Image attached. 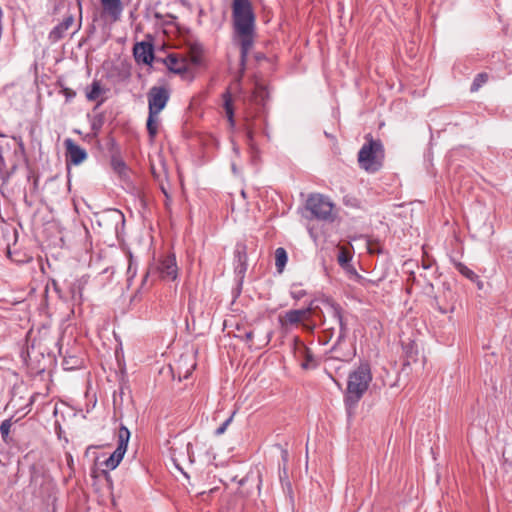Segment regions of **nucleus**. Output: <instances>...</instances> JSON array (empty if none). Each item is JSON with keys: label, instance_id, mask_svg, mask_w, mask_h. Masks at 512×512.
Returning a JSON list of instances; mask_svg holds the SVG:
<instances>
[{"label": "nucleus", "instance_id": "1", "mask_svg": "<svg viewBox=\"0 0 512 512\" xmlns=\"http://www.w3.org/2000/svg\"><path fill=\"white\" fill-rule=\"evenodd\" d=\"M234 38L240 46V61L244 65L256 38L255 15L250 0H233Z\"/></svg>", "mask_w": 512, "mask_h": 512}, {"label": "nucleus", "instance_id": "2", "mask_svg": "<svg viewBox=\"0 0 512 512\" xmlns=\"http://www.w3.org/2000/svg\"><path fill=\"white\" fill-rule=\"evenodd\" d=\"M313 323L318 319L324 327V333L331 339L336 333L339 342L346 336L347 327L343 321L341 308L329 298L313 300Z\"/></svg>", "mask_w": 512, "mask_h": 512}, {"label": "nucleus", "instance_id": "3", "mask_svg": "<svg viewBox=\"0 0 512 512\" xmlns=\"http://www.w3.org/2000/svg\"><path fill=\"white\" fill-rule=\"evenodd\" d=\"M384 149L380 140L369 138L359 153L358 164L367 173H376L383 166Z\"/></svg>", "mask_w": 512, "mask_h": 512}, {"label": "nucleus", "instance_id": "4", "mask_svg": "<svg viewBox=\"0 0 512 512\" xmlns=\"http://www.w3.org/2000/svg\"><path fill=\"white\" fill-rule=\"evenodd\" d=\"M372 380L370 366L361 364L348 377L346 399L351 404H356L367 390Z\"/></svg>", "mask_w": 512, "mask_h": 512}, {"label": "nucleus", "instance_id": "5", "mask_svg": "<svg viewBox=\"0 0 512 512\" xmlns=\"http://www.w3.org/2000/svg\"><path fill=\"white\" fill-rule=\"evenodd\" d=\"M313 301L305 309L289 310L284 315L279 316V322L282 327L302 324L303 328L313 331L315 323H313Z\"/></svg>", "mask_w": 512, "mask_h": 512}, {"label": "nucleus", "instance_id": "6", "mask_svg": "<svg viewBox=\"0 0 512 512\" xmlns=\"http://www.w3.org/2000/svg\"><path fill=\"white\" fill-rule=\"evenodd\" d=\"M306 207L318 219L329 220L332 217L333 204L321 194L311 195Z\"/></svg>", "mask_w": 512, "mask_h": 512}, {"label": "nucleus", "instance_id": "7", "mask_svg": "<svg viewBox=\"0 0 512 512\" xmlns=\"http://www.w3.org/2000/svg\"><path fill=\"white\" fill-rule=\"evenodd\" d=\"M130 439V432L125 426H121L118 432V445L116 450L105 461V466L109 469H115L127 450L128 442Z\"/></svg>", "mask_w": 512, "mask_h": 512}, {"label": "nucleus", "instance_id": "8", "mask_svg": "<svg viewBox=\"0 0 512 512\" xmlns=\"http://www.w3.org/2000/svg\"><path fill=\"white\" fill-rule=\"evenodd\" d=\"M169 97L168 89L163 86H153L150 88L147 94L149 112L160 114L166 107Z\"/></svg>", "mask_w": 512, "mask_h": 512}, {"label": "nucleus", "instance_id": "9", "mask_svg": "<svg viewBox=\"0 0 512 512\" xmlns=\"http://www.w3.org/2000/svg\"><path fill=\"white\" fill-rule=\"evenodd\" d=\"M154 269L162 280L174 281L178 276L175 255L170 254L159 259Z\"/></svg>", "mask_w": 512, "mask_h": 512}, {"label": "nucleus", "instance_id": "10", "mask_svg": "<svg viewBox=\"0 0 512 512\" xmlns=\"http://www.w3.org/2000/svg\"><path fill=\"white\" fill-rule=\"evenodd\" d=\"M293 351L295 358L300 362L302 368L312 369L317 367L318 361L312 351L298 338L294 339Z\"/></svg>", "mask_w": 512, "mask_h": 512}, {"label": "nucleus", "instance_id": "11", "mask_svg": "<svg viewBox=\"0 0 512 512\" xmlns=\"http://www.w3.org/2000/svg\"><path fill=\"white\" fill-rule=\"evenodd\" d=\"M167 68L174 73L181 74L191 67L190 60L183 53H170L164 60Z\"/></svg>", "mask_w": 512, "mask_h": 512}, {"label": "nucleus", "instance_id": "12", "mask_svg": "<svg viewBox=\"0 0 512 512\" xmlns=\"http://www.w3.org/2000/svg\"><path fill=\"white\" fill-rule=\"evenodd\" d=\"M66 148L67 164L79 165L87 158L86 151L77 145L72 139L68 138L64 141Z\"/></svg>", "mask_w": 512, "mask_h": 512}, {"label": "nucleus", "instance_id": "13", "mask_svg": "<svg viewBox=\"0 0 512 512\" xmlns=\"http://www.w3.org/2000/svg\"><path fill=\"white\" fill-rule=\"evenodd\" d=\"M330 358L340 361H349L355 355V351L352 346L346 343L345 338L339 342V336H337L336 343L332 346L329 351Z\"/></svg>", "mask_w": 512, "mask_h": 512}, {"label": "nucleus", "instance_id": "14", "mask_svg": "<svg viewBox=\"0 0 512 512\" xmlns=\"http://www.w3.org/2000/svg\"><path fill=\"white\" fill-rule=\"evenodd\" d=\"M134 58L138 63L151 65L154 60V48L149 42L136 43L133 48Z\"/></svg>", "mask_w": 512, "mask_h": 512}, {"label": "nucleus", "instance_id": "15", "mask_svg": "<svg viewBox=\"0 0 512 512\" xmlns=\"http://www.w3.org/2000/svg\"><path fill=\"white\" fill-rule=\"evenodd\" d=\"M74 24V16L68 15L66 16L61 23H59L53 30L49 33V39L52 42H57L62 39L66 32L73 26Z\"/></svg>", "mask_w": 512, "mask_h": 512}, {"label": "nucleus", "instance_id": "16", "mask_svg": "<svg viewBox=\"0 0 512 512\" xmlns=\"http://www.w3.org/2000/svg\"><path fill=\"white\" fill-rule=\"evenodd\" d=\"M103 12L107 14L113 21H117L122 13L121 0H100Z\"/></svg>", "mask_w": 512, "mask_h": 512}, {"label": "nucleus", "instance_id": "17", "mask_svg": "<svg viewBox=\"0 0 512 512\" xmlns=\"http://www.w3.org/2000/svg\"><path fill=\"white\" fill-rule=\"evenodd\" d=\"M269 92L267 90V87L260 83H255V88L252 94V100L259 105H264L265 100L268 98Z\"/></svg>", "mask_w": 512, "mask_h": 512}, {"label": "nucleus", "instance_id": "18", "mask_svg": "<svg viewBox=\"0 0 512 512\" xmlns=\"http://www.w3.org/2000/svg\"><path fill=\"white\" fill-rule=\"evenodd\" d=\"M223 107L227 116V119L230 123L231 127H234L235 120H234V107H233V101L231 94L229 92H226L223 94Z\"/></svg>", "mask_w": 512, "mask_h": 512}, {"label": "nucleus", "instance_id": "19", "mask_svg": "<svg viewBox=\"0 0 512 512\" xmlns=\"http://www.w3.org/2000/svg\"><path fill=\"white\" fill-rule=\"evenodd\" d=\"M146 127L151 139H154L159 128V114L149 112Z\"/></svg>", "mask_w": 512, "mask_h": 512}, {"label": "nucleus", "instance_id": "20", "mask_svg": "<svg viewBox=\"0 0 512 512\" xmlns=\"http://www.w3.org/2000/svg\"><path fill=\"white\" fill-rule=\"evenodd\" d=\"M202 52H203V49L200 44L195 43L190 46L188 55H186V56L190 60L191 66L197 65L200 62Z\"/></svg>", "mask_w": 512, "mask_h": 512}, {"label": "nucleus", "instance_id": "21", "mask_svg": "<svg viewBox=\"0 0 512 512\" xmlns=\"http://www.w3.org/2000/svg\"><path fill=\"white\" fill-rule=\"evenodd\" d=\"M287 252L284 248L279 247L275 251V265L278 272H282L287 263Z\"/></svg>", "mask_w": 512, "mask_h": 512}, {"label": "nucleus", "instance_id": "22", "mask_svg": "<svg viewBox=\"0 0 512 512\" xmlns=\"http://www.w3.org/2000/svg\"><path fill=\"white\" fill-rule=\"evenodd\" d=\"M103 93V88L99 81L95 80L92 82L91 87L86 92V98L89 101H95L97 100L100 95Z\"/></svg>", "mask_w": 512, "mask_h": 512}, {"label": "nucleus", "instance_id": "23", "mask_svg": "<svg viewBox=\"0 0 512 512\" xmlns=\"http://www.w3.org/2000/svg\"><path fill=\"white\" fill-rule=\"evenodd\" d=\"M235 254L240 265L245 268L247 260L246 246L244 244H237Z\"/></svg>", "mask_w": 512, "mask_h": 512}, {"label": "nucleus", "instance_id": "24", "mask_svg": "<svg viewBox=\"0 0 512 512\" xmlns=\"http://www.w3.org/2000/svg\"><path fill=\"white\" fill-rule=\"evenodd\" d=\"M457 267V270L463 275L465 276L466 278H468L469 280L471 281H476L478 280V276L471 270L469 269L466 265L462 264V263H458L456 265Z\"/></svg>", "mask_w": 512, "mask_h": 512}, {"label": "nucleus", "instance_id": "25", "mask_svg": "<svg viewBox=\"0 0 512 512\" xmlns=\"http://www.w3.org/2000/svg\"><path fill=\"white\" fill-rule=\"evenodd\" d=\"M337 260H338V263L341 265V266H345L348 264V262L351 260V254L349 252V250H347L346 248L344 247H341L339 249V253H338V256H337Z\"/></svg>", "mask_w": 512, "mask_h": 512}, {"label": "nucleus", "instance_id": "26", "mask_svg": "<svg viewBox=\"0 0 512 512\" xmlns=\"http://www.w3.org/2000/svg\"><path fill=\"white\" fill-rule=\"evenodd\" d=\"M488 80V75L486 73H480L478 74L471 86L472 91H477L484 83H486Z\"/></svg>", "mask_w": 512, "mask_h": 512}, {"label": "nucleus", "instance_id": "27", "mask_svg": "<svg viewBox=\"0 0 512 512\" xmlns=\"http://www.w3.org/2000/svg\"><path fill=\"white\" fill-rule=\"evenodd\" d=\"M422 286H419L423 292L427 295H431L433 293L434 287L430 280L427 279L425 274H422L421 277Z\"/></svg>", "mask_w": 512, "mask_h": 512}, {"label": "nucleus", "instance_id": "28", "mask_svg": "<svg viewBox=\"0 0 512 512\" xmlns=\"http://www.w3.org/2000/svg\"><path fill=\"white\" fill-rule=\"evenodd\" d=\"M80 365V360L77 357H64L63 366L65 369L70 370Z\"/></svg>", "mask_w": 512, "mask_h": 512}, {"label": "nucleus", "instance_id": "29", "mask_svg": "<svg viewBox=\"0 0 512 512\" xmlns=\"http://www.w3.org/2000/svg\"><path fill=\"white\" fill-rule=\"evenodd\" d=\"M11 426V419L4 420L0 425V433L4 441H7Z\"/></svg>", "mask_w": 512, "mask_h": 512}, {"label": "nucleus", "instance_id": "30", "mask_svg": "<svg viewBox=\"0 0 512 512\" xmlns=\"http://www.w3.org/2000/svg\"><path fill=\"white\" fill-rule=\"evenodd\" d=\"M421 277H422V273H420L418 276L415 275L414 273H411L410 277L407 279V283L409 285V287L407 288L408 292L411 291V289L414 285L422 286Z\"/></svg>", "mask_w": 512, "mask_h": 512}, {"label": "nucleus", "instance_id": "31", "mask_svg": "<svg viewBox=\"0 0 512 512\" xmlns=\"http://www.w3.org/2000/svg\"><path fill=\"white\" fill-rule=\"evenodd\" d=\"M71 294H72V300L74 302L80 303L82 301V294H81V288L78 286L76 289L75 285L71 287Z\"/></svg>", "mask_w": 512, "mask_h": 512}, {"label": "nucleus", "instance_id": "32", "mask_svg": "<svg viewBox=\"0 0 512 512\" xmlns=\"http://www.w3.org/2000/svg\"><path fill=\"white\" fill-rule=\"evenodd\" d=\"M231 421H232V416L230 418H228L220 427H218L216 429V431H215L216 435L223 434L226 431L228 425L231 423Z\"/></svg>", "mask_w": 512, "mask_h": 512}, {"label": "nucleus", "instance_id": "33", "mask_svg": "<svg viewBox=\"0 0 512 512\" xmlns=\"http://www.w3.org/2000/svg\"><path fill=\"white\" fill-rule=\"evenodd\" d=\"M62 92H63L64 96L66 97V100L73 99L76 96L75 91L70 88H64L62 90Z\"/></svg>", "mask_w": 512, "mask_h": 512}, {"label": "nucleus", "instance_id": "34", "mask_svg": "<svg viewBox=\"0 0 512 512\" xmlns=\"http://www.w3.org/2000/svg\"><path fill=\"white\" fill-rule=\"evenodd\" d=\"M78 8H79V22L77 24V27H76V31H79L80 28H81V24H82V5H81V1L78 0Z\"/></svg>", "mask_w": 512, "mask_h": 512}, {"label": "nucleus", "instance_id": "35", "mask_svg": "<svg viewBox=\"0 0 512 512\" xmlns=\"http://www.w3.org/2000/svg\"><path fill=\"white\" fill-rule=\"evenodd\" d=\"M112 216L114 218L115 221H124V216L121 212L117 211V210H114L113 213H112Z\"/></svg>", "mask_w": 512, "mask_h": 512}, {"label": "nucleus", "instance_id": "36", "mask_svg": "<svg viewBox=\"0 0 512 512\" xmlns=\"http://www.w3.org/2000/svg\"><path fill=\"white\" fill-rule=\"evenodd\" d=\"M195 366H196V364H195V363H193V364L191 365V368H190V369H187V371H186V372H185V374H184V378H188V377H189V375L191 374V371L195 368Z\"/></svg>", "mask_w": 512, "mask_h": 512}, {"label": "nucleus", "instance_id": "37", "mask_svg": "<svg viewBox=\"0 0 512 512\" xmlns=\"http://www.w3.org/2000/svg\"><path fill=\"white\" fill-rule=\"evenodd\" d=\"M252 338H253V332H252V331H249V332H246V333H245V339H246L247 341H251V340H252Z\"/></svg>", "mask_w": 512, "mask_h": 512}, {"label": "nucleus", "instance_id": "38", "mask_svg": "<svg viewBox=\"0 0 512 512\" xmlns=\"http://www.w3.org/2000/svg\"><path fill=\"white\" fill-rule=\"evenodd\" d=\"M476 282H477V286H478V288H479V289H482V287H483V283H482V281H480V280L478 279V280H476Z\"/></svg>", "mask_w": 512, "mask_h": 512}, {"label": "nucleus", "instance_id": "39", "mask_svg": "<svg viewBox=\"0 0 512 512\" xmlns=\"http://www.w3.org/2000/svg\"><path fill=\"white\" fill-rule=\"evenodd\" d=\"M247 136H248L249 140H252L253 136H252V131L251 130L247 131Z\"/></svg>", "mask_w": 512, "mask_h": 512}, {"label": "nucleus", "instance_id": "40", "mask_svg": "<svg viewBox=\"0 0 512 512\" xmlns=\"http://www.w3.org/2000/svg\"><path fill=\"white\" fill-rule=\"evenodd\" d=\"M116 168H124V163L118 162Z\"/></svg>", "mask_w": 512, "mask_h": 512}, {"label": "nucleus", "instance_id": "41", "mask_svg": "<svg viewBox=\"0 0 512 512\" xmlns=\"http://www.w3.org/2000/svg\"><path fill=\"white\" fill-rule=\"evenodd\" d=\"M301 296H302V293L293 294V297H294V298H297V299H299Z\"/></svg>", "mask_w": 512, "mask_h": 512}, {"label": "nucleus", "instance_id": "42", "mask_svg": "<svg viewBox=\"0 0 512 512\" xmlns=\"http://www.w3.org/2000/svg\"><path fill=\"white\" fill-rule=\"evenodd\" d=\"M423 268H424V269H428V268H429V265L423 264Z\"/></svg>", "mask_w": 512, "mask_h": 512}]
</instances>
